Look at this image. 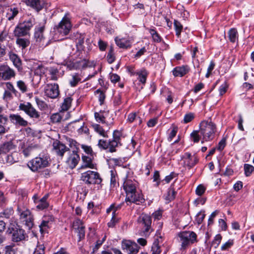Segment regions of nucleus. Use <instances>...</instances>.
I'll list each match as a JSON object with an SVG mask.
<instances>
[{
	"mask_svg": "<svg viewBox=\"0 0 254 254\" xmlns=\"http://www.w3.org/2000/svg\"><path fill=\"white\" fill-rule=\"evenodd\" d=\"M9 119L11 122L15 125L22 127H26L28 125V122L18 114L10 115Z\"/></svg>",
	"mask_w": 254,
	"mask_h": 254,
	"instance_id": "obj_23",
	"label": "nucleus"
},
{
	"mask_svg": "<svg viewBox=\"0 0 254 254\" xmlns=\"http://www.w3.org/2000/svg\"><path fill=\"white\" fill-rule=\"evenodd\" d=\"M48 71L50 75V79L54 81H57L60 77L59 70L55 67H50Z\"/></svg>",
	"mask_w": 254,
	"mask_h": 254,
	"instance_id": "obj_34",
	"label": "nucleus"
},
{
	"mask_svg": "<svg viewBox=\"0 0 254 254\" xmlns=\"http://www.w3.org/2000/svg\"><path fill=\"white\" fill-rule=\"evenodd\" d=\"M138 183L135 180L127 179L124 182L123 188L126 193L127 203L139 204L144 200L142 194L137 190Z\"/></svg>",
	"mask_w": 254,
	"mask_h": 254,
	"instance_id": "obj_1",
	"label": "nucleus"
},
{
	"mask_svg": "<svg viewBox=\"0 0 254 254\" xmlns=\"http://www.w3.org/2000/svg\"><path fill=\"white\" fill-rule=\"evenodd\" d=\"M19 109L24 111L29 117L34 119H38L40 117L39 113L29 102L20 103Z\"/></svg>",
	"mask_w": 254,
	"mask_h": 254,
	"instance_id": "obj_12",
	"label": "nucleus"
},
{
	"mask_svg": "<svg viewBox=\"0 0 254 254\" xmlns=\"http://www.w3.org/2000/svg\"><path fill=\"white\" fill-rule=\"evenodd\" d=\"M98 46L100 51H105L107 47V43L100 39L98 41Z\"/></svg>",
	"mask_w": 254,
	"mask_h": 254,
	"instance_id": "obj_63",
	"label": "nucleus"
},
{
	"mask_svg": "<svg viewBox=\"0 0 254 254\" xmlns=\"http://www.w3.org/2000/svg\"><path fill=\"white\" fill-rule=\"evenodd\" d=\"M35 24L34 18L31 17L19 23L13 31L14 37L25 36L30 37V30Z\"/></svg>",
	"mask_w": 254,
	"mask_h": 254,
	"instance_id": "obj_4",
	"label": "nucleus"
},
{
	"mask_svg": "<svg viewBox=\"0 0 254 254\" xmlns=\"http://www.w3.org/2000/svg\"><path fill=\"white\" fill-rule=\"evenodd\" d=\"M81 79L77 73L74 74L72 75V78L69 81L71 86L74 87L80 81Z\"/></svg>",
	"mask_w": 254,
	"mask_h": 254,
	"instance_id": "obj_45",
	"label": "nucleus"
},
{
	"mask_svg": "<svg viewBox=\"0 0 254 254\" xmlns=\"http://www.w3.org/2000/svg\"><path fill=\"white\" fill-rule=\"evenodd\" d=\"M16 45L22 50L25 49L30 44V37L25 36L15 37Z\"/></svg>",
	"mask_w": 254,
	"mask_h": 254,
	"instance_id": "obj_22",
	"label": "nucleus"
},
{
	"mask_svg": "<svg viewBox=\"0 0 254 254\" xmlns=\"http://www.w3.org/2000/svg\"><path fill=\"white\" fill-rule=\"evenodd\" d=\"M107 60L109 64H112L115 60V56L114 53V49L112 46L110 47V50L107 55Z\"/></svg>",
	"mask_w": 254,
	"mask_h": 254,
	"instance_id": "obj_39",
	"label": "nucleus"
},
{
	"mask_svg": "<svg viewBox=\"0 0 254 254\" xmlns=\"http://www.w3.org/2000/svg\"><path fill=\"white\" fill-rule=\"evenodd\" d=\"M245 174L247 177L250 176L254 171V167L251 165L245 164L244 165Z\"/></svg>",
	"mask_w": 254,
	"mask_h": 254,
	"instance_id": "obj_46",
	"label": "nucleus"
},
{
	"mask_svg": "<svg viewBox=\"0 0 254 254\" xmlns=\"http://www.w3.org/2000/svg\"><path fill=\"white\" fill-rule=\"evenodd\" d=\"M26 3L27 5L39 12L44 7V2L41 0H27Z\"/></svg>",
	"mask_w": 254,
	"mask_h": 254,
	"instance_id": "obj_25",
	"label": "nucleus"
},
{
	"mask_svg": "<svg viewBox=\"0 0 254 254\" xmlns=\"http://www.w3.org/2000/svg\"><path fill=\"white\" fill-rule=\"evenodd\" d=\"M45 249L44 245L38 242L33 254H45Z\"/></svg>",
	"mask_w": 254,
	"mask_h": 254,
	"instance_id": "obj_48",
	"label": "nucleus"
},
{
	"mask_svg": "<svg viewBox=\"0 0 254 254\" xmlns=\"http://www.w3.org/2000/svg\"><path fill=\"white\" fill-rule=\"evenodd\" d=\"M234 244V242L233 240H229L225 244H224L221 246V250L222 251H225L227 250L228 248H230L232 246H233Z\"/></svg>",
	"mask_w": 254,
	"mask_h": 254,
	"instance_id": "obj_62",
	"label": "nucleus"
},
{
	"mask_svg": "<svg viewBox=\"0 0 254 254\" xmlns=\"http://www.w3.org/2000/svg\"><path fill=\"white\" fill-rule=\"evenodd\" d=\"M138 221L142 227L143 235H148L152 223L151 216L147 214H142L138 218Z\"/></svg>",
	"mask_w": 254,
	"mask_h": 254,
	"instance_id": "obj_14",
	"label": "nucleus"
},
{
	"mask_svg": "<svg viewBox=\"0 0 254 254\" xmlns=\"http://www.w3.org/2000/svg\"><path fill=\"white\" fill-rule=\"evenodd\" d=\"M16 146L11 141H8L2 144L0 147V154H5L8 152L14 151Z\"/></svg>",
	"mask_w": 254,
	"mask_h": 254,
	"instance_id": "obj_24",
	"label": "nucleus"
},
{
	"mask_svg": "<svg viewBox=\"0 0 254 254\" xmlns=\"http://www.w3.org/2000/svg\"><path fill=\"white\" fill-rule=\"evenodd\" d=\"M222 239V236L220 234H217L214 238V239L212 242V245L214 246L216 248L218 247L219 245L220 244L221 241Z\"/></svg>",
	"mask_w": 254,
	"mask_h": 254,
	"instance_id": "obj_55",
	"label": "nucleus"
},
{
	"mask_svg": "<svg viewBox=\"0 0 254 254\" xmlns=\"http://www.w3.org/2000/svg\"><path fill=\"white\" fill-rule=\"evenodd\" d=\"M122 247L131 254H136L140 249V247L136 243L129 240L123 241Z\"/></svg>",
	"mask_w": 254,
	"mask_h": 254,
	"instance_id": "obj_17",
	"label": "nucleus"
},
{
	"mask_svg": "<svg viewBox=\"0 0 254 254\" xmlns=\"http://www.w3.org/2000/svg\"><path fill=\"white\" fill-rule=\"evenodd\" d=\"M200 132L199 130H194L192 132V133L190 134V136L194 142L197 143L198 142L200 139V136L199 135Z\"/></svg>",
	"mask_w": 254,
	"mask_h": 254,
	"instance_id": "obj_50",
	"label": "nucleus"
},
{
	"mask_svg": "<svg viewBox=\"0 0 254 254\" xmlns=\"http://www.w3.org/2000/svg\"><path fill=\"white\" fill-rule=\"evenodd\" d=\"M15 72L14 70L6 64L0 65V77L4 80H10L14 77Z\"/></svg>",
	"mask_w": 254,
	"mask_h": 254,
	"instance_id": "obj_16",
	"label": "nucleus"
},
{
	"mask_svg": "<svg viewBox=\"0 0 254 254\" xmlns=\"http://www.w3.org/2000/svg\"><path fill=\"white\" fill-rule=\"evenodd\" d=\"M228 37L229 40L231 42L234 43L238 37L237 30L235 28L231 29L228 32Z\"/></svg>",
	"mask_w": 254,
	"mask_h": 254,
	"instance_id": "obj_36",
	"label": "nucleus"
},
{
	"mask_svg": "<svg viewBox=\"0 0 254 254\" xmlns=\"http://www.w3.org/2000/svg\"><path fill=\"white\" fill-rule=\"evenodd\" d=\"M84 36L83 35H80L79 38L76 41V47L78 51H84V47L83 46Z\"/></svg>",
	"mask_w": 254,
	"mask_h": 254,
	"instance_id": "obj_40",
	"label": "nucleus"
},
{
	"mask_svg": "<svg viewBox=\"0 0 254 254\" xmlns=\"http://www.w3.org/2000/svg\"><path fill=\"white\" fill-rule=\"evenodd\" d=\"M44 92L45 95L50 98H57L60 94L59 85L57 83L47 84L44 88Z\"/></svg>",
	"mask_w": 254,
	"mask_h": 254,
	"instance_id": "obj_15",
	"label": "nucleus"
},
{
	"mask_svg": "<svg viewBox=\"0 0 254 254\" xmlns=\"http://www.w3.org/2000/svg\"><path fill=\"white\" fill-rule=\"evenodd\" d=\"M82 160L83 163L81 166V168L94 169L95 168V164L93 163L92 159L90 157L83 155Z\"/></svg>",
	"mask_w": 254,
	"mask_h": 254,
	"instance_id": "obj_27",
	"label": "nucleus"
},
{
	"mask_svg": "<svg viewBox=\"0 0 254 254\" xmlns=\"http://www.w3.org/2000/svg\"><path fill=\"white\" fill-rule=\"evenodd\" d=\"M81 180L87 185H99L102 181L98 172L90 170L81 174Z\"/></svg>",
	"mask_w": 254,
	"mask_h": 254,
	"instance_id": "obj_8",
	"label": "nucleus"
},
{
	"mask_svg": "<svg viewBox=\"0 0 254 254\" xmlns=\"http://www.w3.org/2000/svg\"><path fill=\"white\" fill-rule=\"evenodd\" d=\"M117 219L115 217V211H113L112 218L110 222L108 223V226L109 227H113L117 223Z\"/></svg>",
	"mask_w": 254,
	"mask_h": 254,
	"instance_id": "obj_59",
	"label": "nucleus"
},
{
	"mask_svg": "<svg viewBox=\"0 0 254 254\" xmlns=\"http://www.w3.org/2000/svg\"><path fill=\"white\" fill-rule=\"evenodd\" d=\"M94 117L96 119V121L97 122L101 123L102 124H106L108 126L110 125L111 124H108L105 121V117L103 115V112H95L94 113Z\"/></svg>",
	"mask_w": 254,
	"mask_h": 254,
	"instance_id": "obj_35",
	"label": "nucleus"
},
{
	"mask_svg": "<svg viewBox=\"0 0 254 254\" xmlns=\"http://www.w3.org/2000/svg\"><path fill=\"white\" fill-rule=\"evenodd\" d=\"M205 216V215L204 211H200L198 212L195 217V221L196 223L198 224H200L202 222Z\"/></svg>",
	"mask_w": 254,
	"mask_h": 254,
	"instance_id": "obj_53",
	"label": "nucleus"
},
{
	"mask_svg": "<svg viewBox=\"0 0 254 254\" xmlns=\"http://www.w3.org/2000/svg\"><path fill=\"white\" fill-rule=\"evenodd\" d=\"M174 23L176 34L178 37H179L183 29V26L180 22L176 20H174Z\"/></svg>",
	"mask_w": 254,
	"mask_h": 254,
	"instance_id": "obj_43",
	"label": "nucleus"
},
{
	"mask_svg": "<svg viewBox=\"0 0 254 254\" xmlns=\"http://www.w3.org/2000/svg\"><path fill=\"white\" fill-rule=\"evenodd\" d=\"M14 210L12 207H7L0 212V218L3 219H9L13 214Z\"/></svg>",
	"mask_w": 254,
	"mask_h": 254,
	"instance_id": "obj_32",
	"label": "nucleus"
},
{
	"mask_svg": "<svg viewBox=\"0 0 254 254\" xmlns=\"http://www.w3.org/2000/svg\"><path fill=\"white\" fill-rule=\"evenodd\" d=\"M73 227L77 233L78 241L83 239L85 237V226L82 221L79 219H76L73 223Z\"/></svg>",
	"mask_w": 254,
	"mask_h": 254,
	"instance_id": "obj_18",
	"label": "nucleus"
},
{
	"mask_svg": "<svg viewBox=\"0 0 254 254\" xmlns=\"http://www.w3.org/2000/svg\"><path fill=\"white\" fill-rule=\"evenodd\" d=\"M48 70L49 69L43 65H39L35 70V74L41 77L44 75Z\"/></svg>",
	"mask_w": 254,
	"mask_h": 254,
	"instance_id": "obj_41",
	"label": "nucleus"
},
{
	"mask_svg": "<svg viewBox=\"0 0 254 254\" xmlns=\"http://www.w3.org/2000/svg\"><path fill=\"white\" fill-rule=\"evenodd\" d=\"M199 127L200 134L202 136L201 143L214 139L216 130V126L214 123L211 122L202 121Z\"/></svg>",
	"mask_w": 254,
	"mask_h": 254,
	"instance_id": "obj_3",
	"label": "nucleus"
},
{
	"mask_svg": "<svg viewBox=\"0 0 254 254\" xmlns=\"http://www.w3.org/2000/svg\"><path fill=\"white\" fill-rule=\"evenodd\" d=\"M190 70L188 65L177 66L173 70V74L175 76L182 77L186 74Z\"/></svg>",
	"mask_w": 254,
	"mask_h": 254,
	"instance_id": "obj_26",
	"label": "nucleus"
},
{
	"mask_svg": "<svg viewBox=\"0 0 254 254\" xmlns=\"http://www.w3.org/2000/svg\"><path fill=\"white\" fill-rule=\"evenodd\" d=\"M44 25L37 26L35 28L34 34V39L36 45L42 48L46 47L49 43V41L45 42V38L44 36Z\"/></svg>",
	"mask_w": 254,
	"mask_h": 254,
	"instance_id": "obj_10",
	"label": "nucleus"
},
{
	"mask_svg": "<svg viewBox=\"0 0 254 254\" xmlns=\"http://www.w3.org/2000/svg\"><path fill=\"white\" fill-rule=\"evenodd\" d=\"M20 159V154L15 150L12 151L10 154L8 155L6 157V161L7 163L12 164L15 162L19 161Z\"/></svg>",
	"mask_w": 254,
	"mask_h": 254,
	"instance_id": "obj_28",
	"label": "nucleus"
},
{
	"mask_svg": "<svg viewBox=\"0 0 254 254\" xmlns=\"http://www.w3.org/2000/svg\"><path fill=\"white\" fill-rule=\"evenodd\" d=\"M50 119L53 123H58L61 121L62 117L59 113H55L51 115Z\"/></svg>",
	"mask_w": 254,
	"mask_h": 254,
	"instance_id": "obj_51",
	"label": "nucleus"
},
{
	"mask_svg": "<svg viewBox=\"0 0 254 254\" xmlns=\"http://www.w3.org/2000/svg\"><path fill=\"white\" fill-rule=\"evenodd\" d=\"M152 254H160L161 250L159 245V241L156 239L151 248Z\"/></svg>",
	"mask_w": 254,
	"mask_h": 254,
	"instance_id": "obj_37",
	"label": "nucleus"
},
{
	"mask_svg": "<svg viewBox=\"0 0 254 254\" xmlns=\"http://www.w3.org/2000/svg\"><path fill=\"white\" fill-rule=\"evenodd\" d=\"M111 188H114L117 184V179L116 177V174L114 171L111 170Z\"/></svg>",
	"mask_w": 254,
	"mask_h": 254,
	"instance_id": "obj_57",
	"label": "nucleus"
},
{
	"mask_svg": "<svg viewBox=\"0 0 254 254\" xmlns=\"http://www.w3.org/2000/svg\"><path fill=\"white\" fill-rule=\"evenodd\" d=\"M92 128L94 130L98 133L100 135L104 137H108V135L107 134L108 130H105V129L103 128L102 126L97 124H93L91 125Z\"/></svg>",
	"mask_w": 254,
	"mask_h": 254,
	"instance_id": "obj_29",
	"label": "nucleus"
},
{
	"mask_svg": "<svg viewBox=\"0 0 254 254\" xmlns=\"http://www.w3.org/2000/svg\"><path fill=\"white\" fill-rule=\"evenodd\" d=\"M6 233L11 236V240L14 242H19L25 240L26 233L25 230L19 226L14 225L9 226Z\"/></svg>",
	"mask_w": 254,
	"mask_h": 254,
	"instance_id": "obj_9",
	"label": "nucleus"
},
{
	"mask_svg": "<svg viewBox=\"0 0 254 254\" xmlns=\"http://www.w3.org/2000/svg\"><path fill=\"white\" fill-rule=\"evenodd\" d=\"M36 202L38 203L36 206V208L40 210L47 208L49 206V203L47 202H43L39 201L38 202Z\"/></svg>",
	"mask_w": 254,
	"mask_h": 254,
	"instance_id": "obj_58",
	"label": "nucleus"
},
{
	"mask_svg": "<svg viewBox=\"0 0 254 254\" xmlns=\"http://www.w3.org/2000/svg\"><path fill=\"white\" fill-rule=\"evenodd\" d=\"M96 93L98 94V99L100 102V105H102L104 103L105 95L104 93L100 89H98L95 92Z\"/></svg>",
	"mask_w": 254,
	"mask_h": 254,
	"instance_id": "obj_54",
	"label": "nucleus"
},
{
	"mask_svg": "<svg viewBox=\"0 0 254 254\" xmlns=\"http://www.w3.org/2000/svg\"><path fill=\"white\" fill-rule=\"evenodd\" d=\"M115 42L117 46L121 48L127 49L131 46L130 42L124 38L119 39L116 38Z\"/></svg>",
	"mask_w": 254,
	"mask_h": 254,
	"instance_id": "obj_31",
	"label": "nucleus"
},
{
	"mask_svg": "<svg viewBox=\"0 0 254 254\" xmlns=\"http://www.w3.org/2000/svg\"><path fill=\"white\" fill-rule=\"evenodd\" d=\"M122 133L121 131L116 130L113 133V139L108 141L103 139H100L98 141V146L101 149H108L110 152L116 151V148L122 145L121 137Z\"/></svg>",
	"mask_w": 254,
	"mask_h": 254,
	"instance_id": "obj_2",
	"label": "nucleus"
},
{
	"mask_svg": "<svg viewBox=\"0 0 254 254\" xmlns=\"http://www.w3.org/2000/svg\"><path fill=\"white\" fill-rule=\"evenodd\" d=\"M5 249V252L4 254H16V251L14 249V246H6Z\"/></svg>",
	"mask_w": 254,
	"mask_h": 254,
	"instance_id": "obj_61",
	"label": "nucleus"
},
{
	"mask_svg": "<svg viewBox=\"0 0 254 254\" xmlns=\"http://www.w3.org/2000/svg\"><path fill=\"white\" fill-rule=\"evenodd\" d=\"M181 243V250L186 249L190 244L197 242V235L192 231H184L178 234Z\"/></svg>",
	"mask_w": 254,
	"mask_h": 254,
	"instance_id": "obj_5",
	"label": "nucleus"
},
{
	"mask_svg": "<svg viewBox=\"0 0 254 254\" xmlns=\"http://www.w3.org/2000/svg\"><path fill=\"white\" fill-rule=\"evenodd\" d=\"M228 87V85L226 82L224 83L220 86L219 91L220 95H223L227 91Z\"/></svg>",
	"mask_w": 254,
	"mask_h": 254,
	"instance_id": "obj_64",
	"label": "nucleus"
},
{
	"mask_svg": "<svg viewBox=\"0 0 254 254\" xmlns=\"http://www.w3.org/2000/svg\"><path fill=\"white\" fill-rule=\"evenodd\" d=\"M68 157L66 160V163L69 167L73 169L77 165L80 160V157L77 152L75 151H70L69 150Z\"/></svg>",
	"mask_w": 254,
	"mask_h": 254,
	"instance_id": "obj_20",
	"label": "nucleus"
},
{
	"mask_svg": "<svg viewBox=\"0 0 254 254\" xmlns=\"http://www.w3.org/2000/svg\"><path fill=\"white\" fill-rule=\"evenodd\" d=\"M50 221H52V218L50 217V218L47 219L46 217L45 218V219L43 220L40 225V231L41 233H43L46 232L47 229L49 228V223Z\"/></svg>",
	"mask_w": 254,
	"mask_h": 254,
	"instance_id": "obj_33",
	"label": "nucleus"
},
{
	"mask_svg": "<svg viewBox=\"0 0 254 254\" xmlns=\"http://www.w3.org/2000/svg\"><path fill=\"white\" fill-rule=\"evenodd\" d=\"M18 10L17 8H10L6 13V17L8 20H11L17 15Z\"/></svg>",
	"mask_w": 254,
	"mask_h": 254,
	"instance_id": "obj_38",
	"label": "nucleus"
},
{
	"mask_svg": "<svg viewBox=\"0 0 254 254\" xmlns=\"http://www.w3.org/2000/svg\"><path fill=\"white\" fill-rule=\"evenodd\" d=\"M183 161V166L190 169L193 167L198 162L199 159L195 154L192 155L190 152H186L181 157Z\"/></svg>",
	"mask_w": 254,
	"mask_h": 254,
	"instance_id": "obj_13",
	"label": "nucleus"
},
{
	"mask_svg": "<svg viewBox=\"0 0 254 254\" xmlns=\"http://www.w3.org/2000/svg\"><path fill=\"white\" fill-rule=\"evenodd\" d=\"M71 25L69 19L65 15L61 21L55 26L54 29L56 32L62 36L66 35L69 32Z\"/></svg>",
	"mask_w": 254,
	"mask_h": 254,
	"instance_id": "obj_11",
	"label": "nucleus"
},
{
	"mask_svg": "<svg viewBox=\"0 0 254 254\" xmlns=\"http://www.w3.org/2000/svg\"><path fill=\"white\" fill-rule=\"evenodd\" d=\"M194 118V114L192 113H188L186 114L184 118L183 122L185 124H187L190 122Z\"/></svg>",
	"mask_w": 254,
	"mask_h": 254,
	"instance_id": "obj_52",
	"label": "nucleus"
},
{
	"mask_svg": "<svg viewBox=\"0 0 254 254\" xmlns=\"http://www.w3.org/2000/svg\"><path fill=\"white\" fill-rule=\"evenodd\" d=\"M17 213L19 216L20 221L25 225V226L30 229L33 226V216L30 211L23 207L18 206Z\"/></svg>",
	"mask_w": 254,
	"mask_h": 254,
	"instance_id": "obj_6",
	"label": "nucleus"
},
{
	"mask_svg": "<svg viewBox=\"0 0 254 254\" xmlns=\"http://www.w3.org/2000/svg\"><path fill=\"white\" fill-rule=\"evenodd\" d=\"M149 32L152 36V39L155 42L159 43L161 41V37L159 34L153 29H149Z\"/></svg>",
	"mask_w": 254,
	"mask_h": 254,
	"instance_id": "obj_44",
	"label": "nucleus"
},
{
	"mask_svg": "<svg viewBox=\"0 0 254 254\" xmlns=\"http://www.w3.org/2000/svg\"><path fill=\"white\" fill-rule=\"evenodd\" d=\"M72 99L71 97H68L64 99V102L62 105V109L64 111H67L70 107Z\"/></svg>",
	"mask_w": 254,
	"mask_h": 254,
	"instance_id": "obj_42",
	"label": "nucleus"
},
{
	"mask_svg": "<svg viewBox=\"0 0 254 254\" xmlns=\"http://www.w3.org/2000/svg\"><path fill=\"white\" fill-rule=\"evenodd\" d=\"M205 190V188L202 185H199L196 189L195 192L198 195H202Z\"/></svg>",
	"mask_w": 254,
	"mask_h": 254,
	"instance_id": "obj_60",
	"label": "nucleus"
},
{
	"mask_svg": "<svg viewBox=\"0 0 254 254\" xmlns=\"http://www.w3.org/2000/svg\"><path fill=\"white\" fill-rule=\"evenodd\" d=\"M176 194V192L175 190L173 188H170L168 189L166 199L169 201H171L175 198Z\"/></svg>",
	"mask_w": 254,
	"mask_h": 254,
	"instance_id": "obj_47",
	"label": "nucleus"
},
{
	"mask_svg": "<svg viewBox=\"0 0 254 254\" xmlns=\"http://www.w3.org/2000/svg\"><path fill=\"white\" fill-rule=\"evenodd\" d=\"M8 55L9 59L12 62L13 65L17 68H19L21 65L19 57L16 54L12 52H9Z\"/></svg>",
	"mask_w": 254,
	"mask_h": 254,
	"instance_id": "obj_30",
	"label": "nucleus"
},
{
	"mask_svg": "<svg viewBox=\"0 0 254 254\" xmlns=\"http://www.w3.org/2000/svg\"><path fill=\"white\" fill-rule=\"evenodd\" d=\"M35 101L41 110H44L48 108L47 104L44 101L40 100L38 97H35Z\"/></svg>",
	"mask_w": 254,
	"mask_h": 254,
	"instance_id": "obj_49",
	"label": "nucleus"
},
{
	"mask_svg": "<svg viewBox=\"0 0 254 254\" xmlns=\"http://www.w3.org/2000/svg\"><path fill=\"white\" fill-rule=\"evenodd\" d=\"M53 150L60 156H63L64 153L69 151V148H67L64 144L62 143L59 141H54L53 144Z\"/></svg>",
	"mask_w": 254,
	"mask_h": 254,
	"instance_id": "obj_21",
	"label": "nucleus"
},
{
	"mask_svg": "<svg viewBox=\"0 0 254 254\" xmlns=\"http://www.w3.org/2000/svg\"><path fill=\"white\" fill-rule=\"evenodd\" d=\"M49 165V161L46 157H36L27 163L29 168L34 172H38L47 167Z\"/></svg>",
	"mask_w": 254,
	"mask_h": 254,
	"instance_id": "obj_7",
	"label": "nucleus"
},
{
	"mask_svg": "<svg viewBox=\"0 0 254 254\" xmlns=\"http://www.w3.org/2000/svg\"><path fill=\"white\" fill-rule=\"evenodd\" d=\"M17 86L19 89L22 92L24 93L27 91V86L22 80H19L17 82Z\"/></svg>",
	"mask_w": 254,
	"mask_h": 254,
	"instance_id": "obj_56",
	"label": "nucleus"
},
{
	"mask_svg": "<svg viewBox=\"0 0 254 254\" xmlns=\"http://www.w3.org/2000/svg\"><path fill=\"white\" fill-rule=\"evenodd\" d=\"M87 65L88 62L84 59L78 61H69L66 63V65L69 70L80 69L86 67Z\"/></svg>",
	"mask_w": 254,
	"mask_h": 254,
	"instance_id": "obj_19",
	"label": "nucleus"
}]
</instances>
